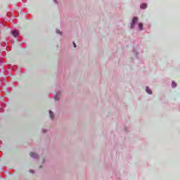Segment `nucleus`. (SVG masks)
<instances>
[{"label": "nucleus", "instance_id": "f257e3e1", "mask_svg": "<svg viewBox=\"0 0 180 180\" xmlns=\"http://www.w3.org/2000/svg\"><path fill=\"white\" fill-rule=\"evenodd\" d=\"M11 34H13V36H14V37H18V36H19V32L16 30H13L11 32Z\"/></svg>", "mask_w": 180, "mask_h": 180}, {"label": "nucleus", "instance_id": "f03ea898", "mask_svg": "<svg viewBox=\"0 0 180 180\" xmlns=\"http://www.w3.org/2000/svg\"><path fill=\"white\" fill-rule=\"evenodd\" d=\"M137 20H139V18H137V17L133 18L131 27H133V26H134V24L136 23V22H137Z\"/></svg>", "mask_w": 180, "mask_h": 180}, {"label": "nucleus", "instance_id": "7ed1b4c3", "mask_svg": "<svg viewBox=\"0 0 180 180\" xmlns=\"http://www.w3.org/2000/svg\"><path fill=\"white\" fill-rule=\"evenodd\" d=\"M30 155L32 158H37V154L34 153H30Z\"/></svg>", "mask_w": 180, "mask_h": 180}, {"label": "nucleus", "instance_id": "20e7f679", "mask_svg": "<svg viewBox=\"0 0 180 180\" xmlns=\"http://www.w3.org/2000/svg\"><path fill=\"white\" fill-rule=\"evenodd\" d=\"M55 101H59L60 100V93H57V94L54 97Z\"/></svg>", "mask_w": 180, "mask_h": 180}, {"label": "nucleus", "instance_id": "39448f33", "mask_svg": "<svg viewBox=\"0 0 180 180\" xmlns=\"http://www.w3.org/2000/svg\"><path fill=\"white\" fill-rule=\"evenodd\" d=\"M49 116H50L51 119H53L54 118V112H53V111L50 110Z\"/></svg>", "mask_w": 180, "mask_h": 180}, {"label": "nucleus", "instance_id": "423d86ee", "mask_svg": "<svg viewBox=\"0 0 180 180\" xmlns=\"http://www.w3.org/2000/svg\"><path fill=\"white\" fill-rule=\"evenodd\" d=\"M146 92L147 94H149V95H151V94H153V92L151 91L148 86L146 87Z\"/></svg>", "mask_w": 180, "mask_h": 180}, {"label": "nucleus", "instance_id": "0eeeda50", "mask_svg": "<svg viewBox=\"0 0 180 180\" xmlns=\"http://www.w3.org/2000/svg\"><path fill=\"white\" fill-rule=\"evenodd\" d=\"M146 8H147V4H142L141 5V9H146Z\"/></svg>", "mask_w": 180, "mask_h": 180}, {"label": "nucleus", "instance_id": "6e6552de", "mask_svg": "<svg viewBox=\"0 0 180 180\" xmlns=\"http://www.w3.org/2000/svg\"><path fill=\"white\" fill-rule=\"evenodd\" d=\"M139 29H140V30H143V23H139Z\"/></svg>", "mask_w": 180, "mask_h": 180}, {"label": "nucleus", "instance_id": "1a4fd4ad", "mask_svg": "<svg viewBox=\"0 0 180 180\" xmlns=\"http://www.w3.org/2000/svg\"><path fill=\"white\" fill-rule=\"evenodd\" d=\"M172 86L173 88H175V86H176V83L175 82H172Z\"/></svg>", "mask_w": 180, "mask_h": 180}, {"label": "nucleus", "instance_id": "9d476101", "mask_svg": "<svg viewBox=\"0 0 180 180\" xmlns=\"http://www.w3.org/2000/svg\"><path fill=\"white\" fill-rule=\"evenodd\" d=\"M73 46L74 47H77V44H75V42H73Z\"/></svg>", "mask_w": 180, "mask_h": 180}, {"label": "nucleus", "instance_id": "9b49d317", "mask_svg": "<svg viewBox=\"0 0 180 180\" xmlns=\"http://www.w3.org/2000/svg\"><path fill=\"white\" fill-rule=\"evenodd\" d=\"M30 172H34V171L33 170H30Z\"/></svg>", "mask_w": 180, "mask_h": 180}, {"label": "nucleus", "instance_id": "f8f14e48", "mask_svg": "<svg viewBox=\"0 0 180 180\" xmlns=\"http://www.w3.org/2000/svg\"><path fill=\"white\" fill-rule=\"evenodd\" d=\"M57 33H60V32L57 31Z\"/></svg>", "mask_w": 180, "mask_h": 180}]
</instances>
